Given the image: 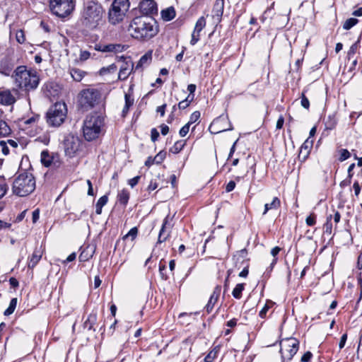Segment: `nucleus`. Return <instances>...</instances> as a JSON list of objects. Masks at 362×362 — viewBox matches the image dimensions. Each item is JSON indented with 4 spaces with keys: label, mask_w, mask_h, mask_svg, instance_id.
Returning <instances> with one entry per match:
<instances>
[{
    "label": "nucleus",
    "mask_w": 362,
    "mask_h": 362,
    "mask_svg": "<svg viewBox=\"0 0 362 362\" xmlns=\"http://www.w3.org/2000/svg\"><path fill=\"white\" fill-rule=\"evenodd\" d=\"M35 189V180L30 172L20 173L15 178L12 190L18 197H25L31 194Z\"/></svg>",
    "instance_id": "20e7f679"
},
{
    "label": "nucleus",
    "mask_w": 362,
    "mask_h": 362,
    "mask_svg": "<svg viewBox=\"0 0 362 362\" xmlns=\"http://www.w3.org/2000/svg\"><path fill=\"white\" fill-rule=\"evenodd\" d=\"M137 233H138V229L136 227H134L130 229V230L128 232L127 234H126L124 236V239H127L129 237H131L132 240H134L137 235Z\"/></svg>",
    "instance_id": "09e8293b"
},
{
    "label": "nucleus",
    "mask_w": 362,
    "mask_h": 362,
    "mask_svg": "<svg viewBox=\"0 0 362 362\" xmlns=\"http://www.w3.org/2000/svg\"><path fill=\"white\" fill-rule=\"evenodd\" d=\"M16 41L20 43L23 44L25 40V37L24 32L22 30H19L16 33Z\"/></svg>",
    "instance_id": "3c124183"
},
{
    "label": "nucleus",
    "mask_w": 362,
    "mask_h": 362,
    "mask_svg": "<svg viewBox=\"0 0 362 362\" xmlns=\"http://www.w3.org/2000/svg\"><path fill=\"white\" fill-rule=\"evenodd\" d=\"M81 252L79 255L78 259L80 262H86L90 259L94 252L95 247L90 245L82 246L81 247Z\"/></svg>",
    "instance_id": "a211bd4d"
},
{
    "label": "nucleus",
    "mask_w": 362,
    "mask_h": 362,
    "mask_svg": "<svg viewBox=\"0 0 362 362\" xmlns=\"http://www.w3.org/2000/svg\"><path fill=\"white\" fill-rule=\"evenodd\" d=\"M100 93L96 89H86L80 93L78 104L83 111H88L98 104Z\"/></svg>",
    "instance_id": "1a4fd4ad"
},
{
    "label": "nucleus",
    "mask_w": 362,
    "mask_h": 362,
    "mask_svg": "<svg viewBox=\"0 0 362 362\" xmlns=\"http://www.w3.org/2000/svg\"><path fill=\"white\" fill-rule=\"evenodd\" d=\"M90 57V53L88 51L86 50H81L80 54H79V59L81 62H84L87 59H88Z\"/></svg>",
    "instance_id": "6e6d98bb"
},
{
    "label": "nucleus",
    "mask_w": 362,
    "mask_h": 362,
    "mask_svg": "<svg viewBox=\"0 0 362 362\" xmlns=\"http://www.w3.org/2000/svg\"><path fill=\"white\" fill-rule=\"evenodd\" d=\"M300 104L305 109L308 110L310 107V102L308 98L305 95L304 92L302 93L300 96Z\"/></svg>",
    "instance_id": "8fccbe9b"
},
{
    "label": "nucleus",
    "mask_w": 362,
    "mask_h": 362,
    "mask_svg": "<svg viewBox=\"0 0 362 362\" xmlns=\"http://www.w3.org/2000/svg\"><path fill=\"white\" fill-rule=\"evenodd\" d=\"M186 144V141L180 140L176 141L174 145L170 148V152L177 154L180 153Z\"/></svg>",
    "instance_id": "c85d7f7f"
},
{
    "label": "nucleus",
    "mask_w": 362,
    "mask_h": 362,
    "mask_svg": "<svg viewBox=\"0 0 362 362\" xmlns=\"http://www.w3.org/2000/svg\"><path fill=\"white\" fill-rule=\"evenodd\" d=\"M105 11L102 4L97 1H84L79 23L86 31L98 30L103 25Z\"/></svg>",
    "instance_id": "f257e3e1"
},
{
    "label": "nucleus",
    "mask_w": 362,
    "mask_h": 362,
    "mask_svg": "<svg viewBox=\"0 0 362 362\" xmlns=\"http://www.w3.org/2000/svg\"><path fill=\"white\" fill-rule=\"evenodd\" d=\"M245 289V284H238L232 291L233 296L236 299H240L242 297V293Z\"/></svg>",
    "instance_id": "2f4dec72"
},
{
    "label": "nucleus",
    "mask_w": 362,
    "mask_h": 362,
    "mask_svg": "<svg viewBox=\"0 0 362 362\" xmlns=\"http://www.w3.org/2000/svg\"><path fill=\"white\" fill-rule=\"evenodd\" d=\"M218 349L217 347L214 348L211 350L204 358V362H213V361L216 358L218 354Z\"/></svg>",
    "instance_id": "37998d69"
},
{
    "label": "nucleus",
    "mask_w": 362,
    "mask_h": 362,
    "mask_svg": "<svg viewBox=\"0 0 362 362\" xmlns=\"http://www.w3.org/2000/svg\"><path fill=\"white\" fill-rule=\"evenodd\" d=\"M159 274L163 280L167 281L169 279L166 274V264L163 259H161L159 264Z\"/></svg>",
    "instance_id": "c9c22d12"
},
{
    "label": "nucleus",
    "mask_w": 362,
    "mask_h": 362,
    "mask_svg": "<svg viewBox=\"0 0 362 362\" xmlns=\"http://www.w3.org/2000/svg\"><path fill=\"white\" fill-rule=\"evenodd\" d=\"M221 286L220 285H217L214 288V290L212 294L211 295L207 304L206 305V306L204 308L208 314L212 311V310L214 307V305L218 301V299L220 293H221Z\"/></svg>",
    "instance_id": "4468645a"
},
{
    "label": "nucleus",
    "mask_w": 362,
    "mask_h": 362,
    "mask_svg": "<svg viewBox=\"0 0 362 362\" xmlns=\"http://www.w3.org/2000/svg\"><path fill=\"white\" fill-rule=\"evenodd\" d=\"M117 67L115 64H112L108 66L102 67L99 71V74L100 76H105L108 74L114 73L117 71Z\"/></svg>",
    "instance_id": "473e14b6"
},
{
    "label": "nucleus",
    "mask_w": 362,
    "mask_h": 362,
    "mask_svg": "<svg viewBox=\"0 0 362 362\" xmlns=\"http://www.w3.org/2000/svg\"><path fill=\"white\" fill-rule=\"evenodd\" d=\"M141 16H150L158 13L156 3L153 0H142L139 5Z\"/></svg>",
    "instance_id": "f8f14e48"
},
{
    "label": "nucleus",
    "mask_w": 362,
    "mask_h": 362,
    "mask_svg": "<svg viewBox=\"0 0 362 362\" xmlns=\"http://www.w3.org/2000/svg\"><path fill=\"white\" fill-rule=\"evenodd\" d=\"M106 49L107 52H120L124 49V45L120 44H108L106 45Z\"/></svg>",
    "instance_id": "72a5a7b5"
},
{
    "label": "nucleus",
    "mask_w": 362,
    "mask_h": 362,
    "mask_svg": "<svg viewBox=\"0 0 362 362\" xmlns=\"http://www.w3.org/2000/svg\"><path fill=\"white\" fill-rule=\"evenodd\" d=\"M159 137V132L156 128H153L151 131V138L152 141L155 142Z\"/></svg>",
    "instance_id": "69168bd1"
},
{
    "label": "nucleus",
    "mask_w": 362,
    "mask_h": 362,
    "mask_svg": "<svg viewBox=\"0 0 362 362\" xmlns=\"http://www.w3.org/2000/svg\"><path fill=\"white\" fill-rule=\"evenodd\" d=\"M105 124V117L98 113L88 115L83 122V133L86 141H91L98 138L101 128Z\"/></svg>",
    "instance_id": "39448f33"
},
{
    "label": "nucleus",
    "mask_w": 362,
    "mask_h": 362,
    "mask_svg": "<svg viewBox=\"0 0 362 362\" xmlns=\"http://www.w3.org/2000/svg\"><path fill=\"white\" fill-rule=\"evenodd\" d=\"M309 145H308V139H307L301 146L300 148V152H299V155H298V157L299 158H301V155H303V151H305V154L303 156V160H305L306 158H308L309 153H310V150H309Z\"/></svg>",
    "instance_id": "e433bc0d"
},
{
    "label": "nucleus",
    "mask_w": 362,
    "mask_h": 362,
    "mask_svg": "<svg viewBox=\"0 0 362 362\" xmlns=\"http://www.w3.org/2000/svg\"><path fill=\"white\" fill-rule=\"evenodd\" d=\"M40 118V116L38 115H35L32 116L31 117L28 118V119L24 120L23 123L25 124H31L33 123H35L37 122Z\"/></svg>",
    "instance_id": "e2e57ef3"
},
{
    "label": "nucleus",
    "mask_w": 362,
    "mask_h": 362,
    "mask_svg": "<svg viewBox=\"0 0 362 362\" xmlns=\"http://www.w3.org/2000/svg\"><path fill=\"white\" fill-rule=\"evenodd\" d=\"M199 39H200V33H196L195 30H193V32L192 33L190 45H196L197 43V42L199 40Z\"/></svg>",
    "instance_id": "5fc2aeb1"
},
{
    "label": "nucleus",
    "mask_w": 362,
    "mask_h": 362,
    "mask_svg": "<svg viewBox=\"0 0 362 362\" xmlns=\"http://www.w3.org/2000/svg\"><path fill=\"white\" fill-rule=\"evenodd\" d=\"M152 59V52L151 51H149L144 54L139 60L136 66H135L134 69L137 70L139 68H141L145 64H148Z\"/></svg>",
    "instance_id": "393cba45"
},
{
    "label": "nucleus",
    "mask_w": 362,
    "mask_h": 362,
    "mask_svg": "<svg viewBox=\"0 0 362 362\" xmlns=\"http://www.w3.org/2000/svg\"><path fill=\"white\" fill-rule=\"evenodd\" d=\"M11 132V129L8 124L4 120H0V136H8Z\"/></svg>",
    "instance_id": "7c9ffc66"
},
{
    "label": "nucleus",
    "mask_w": 362,
    "mask_h": 362,
    "mask_svg": "<svg viewBox=\"0 0 362 362\" xmlns=\"http://www.w3.org/2000/svg\"><path fill=\"white\" fill-rule=\"evenodd\" d=\"M128 31L133 38L147 42L157 35L159 25L151 16H136L131 21Z\"/></svg>",
    "instance_id": "f03ea898"
},
{
    "label": "nucleus",
    "mask_w": 362,
    "mask_h": 362,
    "mask_svg": "<svg viewBox=\"0 0 362 362\" xmlns=\"http://www.w3.org/2000/svg\"><path fill=\"white\" fill-rule=\"evenodd\" d=\"M8 189V186L6 184L4 176L0 175V199L6 194Z\"/></svg>",
    "instance_id": "4c0bfd02"
},
{
    "label": "nucleus",
    "mask_w": 362,
    "mask_h": 362,
    "mask_svg": "<svg viewBox=\"0 0 362 362\" xmlns=\"http://www.w3.org/2000/svg\"><path fill=\"white\" fill-rule=\"evenodd\" d=\"M134 68L135 67H134V64L132 61L126 62L119 69L118 79L120 81L126 80Z\"/></svg>",
    "instance_id": "f3484780"
},
{
    "label": "nucleus",
    "mask_w": 362,
    "mask_h": 362,
    "mask_svg": "<svg viewBox=\"0 0 362 362\" xmlns=\"http://www.w3.org/2000/svg\"><path fill=\"white\" fill-rule=\"evenodd\" d=\"M331 216L327 218V221L326 223L325 224V233L331 234L332 233V224L330 222Z\"/></svg>",
    "instance_id": "13d9d810"
},
{
    "label": "nucleus",
    "mask_w": 362,
    "mask_h": 362,
    "mask_svg": "<svg viewBox=\"0 0 362 362\" xmlns=\"http://www.w3.org/2000/svg\"><path fill=\"white\" fill-rule=\"evenodd\" d=\"M81 141L77 136L68 135L64 140V148L66 156L72 158L79 150Z\"/></svg>",
    "instance_id": "9b49d317"
},
{
    "label": "nucleus",
    "mask_w": 362,
    "mask_h": 362,
    "mask_svg": "<svg viewBox=\"0 0 362 362\" xmlns=\"http://www.w3.org/2000/svg\"><path fill=\"white\" fill-rule=\"evenodd\" d=\"M299 341L294 337H287L281 341L280 353L282 362L286 360L291 361L299 349Z\"/></svg>",
    "instance_id": "9d476101"
},
{
    "label": "nucleus",
    "mask_w": 362,
    "mask_h": 362,
    "mask_svg": "<svg viewBox=\"0 0 362 362\" xmlns=\"http://www.w3.org/2000/svg\"><path fill=\"white\" fill-rule=\"evenodd\" d=\"M166 156V152L165 151H160L157 155L153 158V160H156V164H160Z\"/></svg>",
    "instance_id": "49530a36"
},
{
    "label": "nucleus",
    "mask_w": 362,
    "mask_h": 362,
    "mask_svg": "<svg viewBox=\"0 0 362 362\" xmlns=\"http://www.w3.org/2000/svg\"><path fill=\"white\" fill-rule=\"evenodd\" d=\"M66 115V105L64 103H56L47 112V122L50 127H59L64 122Z\"/></svg>",
    "instance_id": "423d86ee"
},
{
    "label": "nucleus",
    "mask_w": 362,
    "mask_h": 362,
    "mask_svg": "<svg viewBox=\"0 0 362 362\" xmlns=\"http://www.w3.org/2000/svg\"><path fill=\"white\" fill-rule=\"evenodd\" d=\"M7 142L5 141H0V146L1 147V151L4 155H8L9 153V149L7 146Z\"/></svg>",
    "instance_id": "bf43d9fd"
},
{
    "label": "nucleus",
    "mask_w": 362,
    "mask_h": 362,
    "mask_svg": "<svg viewBox=\"0 0 362 362\" xmlns=\"http://www.w3.org/2000/svg\"><path fill=\"white\" fill-rule=\"evenodd\" d=\"M70 74L74 81L79 82L84 77L86 72L79 69L73 68L70 70Z\"/></svg>",
    "instance_id": "cd10ccee"
},
{
    "label": "nucleus",
    "mask_w": 362,
    "mask_h": 362,
    "mask_svg": "<svg viewBox=\"0 0 362 362\" xmlns=\"http://www.w3.org/2000/svg\"><path fill=\"white\" fill-rule=\"evenodd\" d=\"M206 19L204 16L200 17L196 22L194 30L196 33H201L206 26Z\"/></svg>",
    "instance_id": "ea45409f"
},
{
    "label": "nucleus",
    "mask_w": 362,
    "mask_h": 362,
    "mask_svg": "<svg viewBox=\"0 0 362 362\" xmlns=\"http://www.w3.org/2000/svg\"><path fill=\"white\" fill-rule=\"evenodd\" d=\"M305 223L309 226H314L316 223V215L315 214H311L306 218Z\"/></svg>",
    "instance_id": "864d4df0"
},
{
    "label": "nucleus",
    "mask_w": 362,
    "mask_h": 362,
    "mask_svg": "<svg viewBox=\"0 0 362 362\" xmlns=\"http://www.w3.org/2000/svg\"><path fill=\"white\" fill-rule=\"evenodd\" d=\"M42 258V252L40 248L36 247L31 257L28 258V267L29 269H33Z\"/></svg>",
    "instance_id": "aec40b11"
},
{
    "label": "nucleus",
    "mask_w": 362,
    "mask_h": 362,
    "mask_svg": "<svg viewBox=\"0 0 362 362\" xmlns=\"http://www.w3.org/2000/svg\"><path fill=\"white\" fill-rule=\"evenodd\" d=\"M190 105V103H189V100H187L186 99L180 101L178 104H177V107L180 110H185L186 109L187 107H189Z\"/></svg>",
    "instance_id": "338daca9"
},
{
    "label": "nucleus",
    "mask_w": 362,
    "mask_h": 362,
    "mask_svg": "<svg viewBox=\"0 0 362 362\" xmlns=\"http://www.w3.org/2000/svg\"><path fill=\"white\" fill-rule=\"evenodd\" d=\"M169 219H170V216L169 215H168L163 220V224H162V226H161V228L160 229H164L165 230H167V228H171V225L169 222Z\"/></svg>",
    "instance_id": "0e129e2a"
},
{
    "label": "nucleus",
    "mask_w": 362,
    "mask_h": 362,
    "mask_svg": "<svg viewBox=\"0 0 362 362\" xmlns=\"http://www.w3.org/2000/svg\"><path fill=\"white\" fill-rule=\"evenodd\" d=\"M175 10L173 6L163 9L160 12L161 18L165 21H170L175 17Z\"/></svg>",
    "instance_id": "4be33fe9"
},
{
    "label": "nucleus",
    "mask_w": 362,
    "mask_h": 362,
    "mask_svg": "<svg viewBox=\"0 0 362 362\" xmlns=\"http://www.w3.org/2000/svg\"><path fill=\"white\" fill-rule=\"evenodd\" d=\"M50 12L61 18L69 16L75 9L74 0H48Z\"/></svg>",
    "instance_id": "0eeeda50"
},
{
    "label": "nucleus",
    "mask_w": 362,
    "mask_h": 362,
    "mask_svg": "<svg viewBox=\"0 0 362 362\" xmlns=\"http://www.w3.org/2000/svg\"><path fill=\"white\" fill-rule=\"evenodd\" d=\"M200 112L199 111H194L190 115L189 120L187 122L190 125L196 122L200 118Z\"/></svg>",
    "instance_id": "603ef678"
},
{
    "label": "nucleus",
    "mask_w": 362,
    "mask_h": 362,
    "mask_svg": "<svg viewBox=\"0 0 362 362\" xmlns=\"http://www.w3.org/2000/svg\"><path fill=\"white\" fill-rule=\"evenodd\" d=\"M12 77L14 78L15 85L26 92L35 90L40 83L37 72L28 69L25 66H18L14 70Z\"/></svg>",
    "instance_id": "7ed1b4c3"
},
{
    "label": "nucleus",
    "mask_w": 362,
    "mask_h": 362,
    "mask_svg": "<svg viewBox=\"0 0 362 362\" xmlns=\"http://www.w3.org/2000/svg\"><path fill=\"white\" fill-rule=\"evenodd\" d=\"M97 321V313H91L88 316L87 320L83 323V327L85 329H87L88 330H93L94 329L93 326L96 323Z\"/></svg>",
    "instance_id": "412c9836"
},
{
    "label": "nucleus",
    "mask_w": 362,
    "mask_h": 362,
    "mask_svg": "<svg viewBox=\"0 0 362 362\" xmlns=\"http://www.w3.org/2000/svg\"><path fill=\"white\" fill-rule=\"evenodd\" d=\"M170 230L166 231L164 229H160L159 234H158L157 243H162L165 242V240H167V239L170 236Z\"/></svg>",
    "instance_id": "79ce46f5"
},
{
    "label": "nucleus",
    "mask_w": 362,
    "mask_h": 362,
    "mask_svg": "<svg viewBox=\"0 0 362 362\" xmlns=\"http://www.w3.org/2000/svg\"><path fill=\"white\" fill-rule=\"evenodd\" d=\"M247 254L246 249H242L237 252V254L233 256V259H236L238 261L240 259H242V262H244L245 258Z\"/></svg>",
    "instance_id": "a18cd8bd"
},
{
    "label": "nucleus",
    "mask_w": 362,
    "mask_h": 362,
    "mask_svg": "<svg viewBox=\"0 0 362 362\" xmlns=\"http://www.w3.org/2000/svg\"><path fill=\"white\" fill-rule=\"evenodd\" d=\"M313 357V354L310 351L305 352L301 357V362H310Z\"/></svg>",
    "instance_id": "680f3d73"
},
{
    "label": "nucleus",
    "mask_w": 362,
    "mask_h": 362,
    "mask_svg": "<svg viewBox=\"0 0 362 362\" xmlns=\"http://www.w3.org/2000/svg\"><path fill=\"white\" fill-rule=\"evenodd\" d=\"M235 182L233 180L230 181L226 186V192H232L235 187Z\"/></svg>",
    "instance_id": "774afa93"
},
{
    "label": "nucleus",
    "mask_w": 362,
    "mask_h": 362,
    "mask_svg": "<svg viewBox=\"0 0 362 362\" xmlns=\"http://www.w3.org/2000/svg\"><path fill=\"white\" fill-rule=\"evenodd\" d=\"M360 43V39H358L355 43H354L349 48V50L348 52V56L350 57L351 56H353L356 52Z\"/></svg>",
    "instance_id": "de8ad7c7"
},
{
    "label": "nucleus",
    "mask_w": 362,
    "mask_h": 362,
    "mask_svg": "<svg viewBox=\"0 0 362 362\" xmlns=\"http://www.w3.org/2000/svg\"><path fill=\"white\" fill-rule=\"evenodd\" d=\"M339 153H340V156L339 158V160L340 162H343V161L347 160L351 156L350 152L347 149H345V148H342V149L339 150Z\"/></svg>",
    "instance_id": "c03bdc74"
},
{
    "label": "nucleus",
    "mask_w": 362,
    "mask_h": 362,
    "mask_svg": "<svg viewBox=\"0 0 362 362\" xmlns=\"http://www.w3.org/2000/svg\"><path fill=\"white\" fill-rule=\"evenodd\" d=\"M358 23V20L355 18L347 19L343 24V28L346 30H350Z\"/></svg>",
    "instance_id": "a19ab883"
},
{
    "label": "nucleus",
    "mask_w": 362,
    "mask_h": 362,
    "mask_svg": "<svg viewBox=\"0 0 362 362\" xmlns=\"http://www.w3.org/2000/svg\"><path fill=\"white\" fill-rule=\"evenodd\" d=\"M13 66L14 64L11 59L4 57L0 61V73L5 76H9L12 72Z\"/></svg>",
    "instance_id": "2eb2a0df"
},
{
    "label": "nucleus",
    "mask_w": 362,
    "mask_h": 362,
    "mask_svg": "<svg viewBox=\"0 0 362 362\" xmlns=\"http://www.w3.org/2000/svg\"><path fill=\"white\" fill-rule=\"evenodd\" d=\"M41 163L45 167H49L51 165L52 162V158L49 156L47 151H42L41 153Z\"/></svg>",
    "instance_id": "c756f323"
},
{
    "label": "nucleus",
    "mask_w": 362,
    "mask_h": 362,
    "mask_svg": "<svg viewBox=\"0 0 362 362\" xmlns=\"http://www.w3.org/2000/svg\"><path fill=\"white\" fill-rule=\"evenodd\" d=\"M16 98L9 90H0V104L11 105L16 103Z\"/></svg>",
    "instance_id": "dca6fc26"
},
{
    "label": "nucleus",
    "mask_w": 362,
    "mask_h": 362,
    "mask_svg": "<svg viewBox=\"0 0 362 362\" xmlns=\"http://www.w3.org/2000/svg\"><path fill=\"white\" fill-rule=\"evenodd\" d=\"M129 192L127 189H123L118 192L117 201L119 203L124 206H127L129 199Z\"/></svg>",
    "instance_id": "b1692460"
},
{
    "label": "nucleus",
    "mask_w": 362,
    "mask_h": 362,
    "mask_svg": "<svg viewBox=\"0 0 362 362\" xmlns=\"http://www.w3.org/2000/svg\"><path fill=\"white\" fill-rule=\"evenodd\" d=\"M129 0H114L108 12L110 22L116 24L122 21L129 10Z\"/></svg>",
    "instance_id": "6e6552de"
},
{
    "label": "nucleus",
    "mask_w": 362,
    "mask_h": 362,
    "mask_svg": "<svg viewBox=\"0 0 362 362\" xmlns=\"http://www.w3.org/2000/svg\"><path fill=\"white\" fill-rule=\"evenodd\" d=\"M325 130L330 131L334 129L337 124L335 115H329L324 121Z\"/></svg>",
    "instance_id": "5701e85b"
},
{
    "label": "nucleus",
    "mask_w": 362,
    "mask_h": 362,
    "mask_svg": "<svg viewBox=\"0 0 362 362\" xmlns=\"http://www.w3.org/2000/svg\"><path fill=\"white\" fill-rule=\"evenodd\" d=\"M141 179V176L139 175H137L132 179H129L128 180V184L130 185V187L132 188L134 187L137 184L138 182H139Z\"/></svg>",
    "instance_id": "052dcab7"
},
{
    "label": "nucleus",
    "mask_w": 362,
    "mask_h": 362,
    "mask_svg": "<svg viewBox=\"0 0 362 362\" xmlns=\"http://www.w3.org/2000/svg\"><path fill=\"white\" fill-rule=\"evenodd\" d=\"M124 99H125V105L122 110V115L123 116H125L127 114V112H129V107L134 103V100L131 99L130 95L127 93L124 95Z\"/></svg>",
    "instance_id": "f704fd0d"
},
{
    "label": "nucleus",
    "mask_w": 362,
    "mask_h": 362,
    "mask_svg": "<svg viewBox=\"0 0 362 362\" xmlns=\"http://www.w3.org/2000/svg\"><path fill=\"white\" fill-rule=\"evenodd\" d=\"M227 119H228L227 117H225L223 116H220V117L216 118L215 119H214V121L210 124V126L209 127V130L212 134H218V133L225 132V131L233 130V127L230 123L229 124V127L223 128V129L221 128V127H220L221 124L222 122H226Z\"/></svg>",
    "instance_id": "ddd939ff"
},
{
    "label": "nucleus",
    "mask_w": 362,
    "mask_h": 362,
    "mask_svg": "<svg viewBox=\"0 0 362 362\" xmlns=\"http://www.w3.org/2000/svg\"><path fill=\"white\" fill-rule=\"evenodd\" d=\"M281 206V201L278 197H274L271 203L264 204L263 215H265L269 210L278 209Z\"/></svg>",
    "instance_id": "a878e982"
},
{
    "label": "nucleus",
    "mask_w": 362,
    "mask_h": 362,
    "mask_svg": "<svg viewBox=\"0 0 362 362\" xmlns=\"http://www.w3.org/2000/svg\"><path fill=\"white\" fill-rule=\"evenodd\" d=\"M190 126L191 125L187 123L180 129L179 134L181 137H184L187 134Z\"/></svg>",
    "instance_id": "4d7b16f0"
},
{
    "label": "nucleus",
    "mask_w": 362,
    "mask_h": 362,
    "mask_svg": "<svg viewBox=\"0 0 362 362\" xmlns=\"http://www.w3.org/2000/svg\"><path fill=\"white\" fill-rule=\"evenodd\" d=\"M17 301L18 300L16 298H13L11 300L8 307L4 313V315L8 316L13 313L17 305Z\"/></svg>",
    "instance_id": "58836bf2"
},
{
    "label": "nucleus",
    "mask_w": 362,
    "mask_h": 362,
    "mask_svg": "<svg viewBox=\"0 0 362 362\" xmlns=\"http://www.w3.org/2000/svg\"><path fill=\"white\" fill-rule=\"evenodd\" d=\"M223 8L224 0H216L212 9L213 18H216V20L219 21L223 15Z\"/></svg>",
    "instance_id": "6ab92c4d"
},
{
    "label": "nucleus",
    "mask_w": 362,
    "mask_h": 362,
    "mask_svg": "<svg viewBox=\"0 0 362 362\" xmlns=\"http://www.w3.org/2000/svg\"><path fill=\"white\" fill-rule=\"evenodd\" d=\"M108 197L107 194L102 196L97 202L95 204V213L98 215L101 214L103 207L107 203Z\"/></svg>",
    "instance_id": "bb28decb"
}]
</instances>
